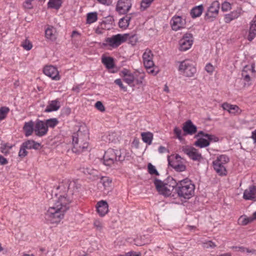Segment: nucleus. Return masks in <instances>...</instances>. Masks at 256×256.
Returning <instances> with one entry per match:
<instances>
[{"label":"nucleus","instance_id":"f257e3e1","mask_svg":"<svg viewBox=\"0 0 256 256\" xmlns=\"http://www.w3.org/2000/svg\"><path fill=\"white\" fill-rule=\"evenodd\" d=\"M59 188L60 186L52 191V200L54 203L46 214V219L52 224L58 223L64 218L72 200V193L70 191L60 192L58 195L57 191Z\"/></svg>","mask_w":256,"mask_h":256},{"label":"nucleus","instance_id":"f03ea898","mask_svg":"<svg viewBox=\"0 0 256 256\" xmlns=\"http://www.w3.org/2000/svg\"><path fill=\"white\" fill-rule=\"evenodd\" d=\"M73 148L72 150L76 154H80L88 150V134L86 130L80 128L72 136Z\"/></svg>","mask_w":256,"mask_h":256},{"label":"nucleus","instance_id":"7ed1b4c3","mask_svg":"<svg viewBox=\"0 0 256 256\" xmlns=\"http://www.w3.org/2000/svg\"><path fill=\"white\" fill-rule=\"evenodd\" d=\"M128 38L132 42H133V40L134 43L137 41V36L135 34L130 35L129 34H117L106 38L102 45L104 46H110L111 48H116L122 43L125 42Z\"/></svg>","mask_w":256,"mask_h":256},{"label":"nucleus","instance_id":"20e7f679","mask_svg":"<svg viewBox=\"0 0 256 256\" xmlns=\"http://www.w3.org/2000/svg\"><path fill=\"white\" fill-rule=\"evenodd\" d=\"M195 186L190 180L186 178L179 181L178 187L176 188V192L180 198L189 199L194 194Z\"/></svg>","mask_w":256,"mask_h":256},{"label":"nucleus","instance_id":"39448f33","mask_svg":"<svg viewBox=\"0 0 256 256\" xmlns=\"http://www.w3.org/2000/svg\"><path fill=\"white\" fill-rule=\"evenodd\" d=\"M103 159L104 164L107 166H112L116 162H122L124 160L120 150L112 148H108L105 152Z\"/></svg>","mask_w":256,"mask_h":256},{"label":"nucleus","instance_id":"423d86ee","mask_svg":"<svg viewBox=\"0 0 256 256\" xmlns=\"http://www.w3.org/2000/svg\"><path fill=\"white\" fill-rule=\"evenodd\" d=\"M228 157L225 154L218 156L216 159L213 162L214 170L220 176H226V170L225 164L229 162Z\"/></svg>","mask_w":256,"mask_h":256},{"label":"nucleus","instance_id":"0eeeda50","mask_svg":"<svg viewBox=\"0 0 256 256\" xmlns=\"http://www.w3.org/2000/svg\"><path fill=\"white\" fill-rule=\"evenodd\" d=\"M178 70L187 77L193 76L196 72V68L188 60H184L180 62Z\"/></svg>","mask_w":256,"mask_h":256},{"label":"nucleus","instance_id":"6e6552de","mask_svg":"<svg viewBox=\"0 0 256 256\" xmlns=\"http://www.w3.org/2000/svg\"><path fill=\"white\" fill-rule=\"evenodd\" d=\"M220 5L219 2L217 0L212 3L205 14L204 18L206 20L212 21L217 16L219 12Z\"/></svg>","mask_w":256,"mask_h":256},{"label":"nucleus","instance_id":"1a4fd4ad","mask_svg":"<svg viewBox=\"0 0 256 256\" xmlns=\"http://www.w3.org/2000/svg\"><path fill=\"white\" fill-rule=\"evenodd\" d=\"M193 43V36L190 33L185 34L179 42L180 50L186 51L190 48Z\"/></svg>","mask_w":256,"mask_h":256},{"label":"nucleus","instance_id":"9d476101","mask_svg":"<svg viewBox=\"0 0 256 256\" xmlns=\"http://www.w3.org/2000/svg\"><path fill=\"white\" fill-rule=\"evenodd\" d=\"M154 184L158 192L165 196H170L174 190L160 180L155 179Z\"/></svg>","mask_w":256,"mask_h":256},{"label":"nucleus","instance_id":"9b49d317","mask_svg":"<svg viewBox=\"0 0 256 256\" xmlns=\"http://www.w3.org/2000/svg\"><path fill=\"white\" fill-rule=\"evenodd\" d=\"M132 6L130 0H118L116 6V10L120 14L127 13Z\"/></svg>","mask_w":256,"mask_h":256},{"label":"nucleus","instance_id":"f8f14e48","mask_svg":"<svg viewBox=\"0 0 256 256\" xmlns=\"http://www.w3.org/2000/svg\"><path fill=\"white\" fill-rule=\"evenodd\" d=\"M182 152L194 160L200 161L202 158L201 154L193 147H183Z\"/></svg>","mask_w":256,"mask_h":256},{"label":"nucleus","instance_id":"ddd939ff","mask_svg":"<svg viewBox=\"0 0 256 256\" xmlns=\"http://www.w3.org/2000/svg\"><path fill=\"white\" fill-rule=\"evenodd\" d=\"M48 131V128L44 121L38 120L34 125V133L38 136H42L46 135Z\"/></svg>","mask_w":256,"mask_h":256},{"label":"nucleus","instance_id":"4468645a","mask_svg":"<svg viewBox=\"0 0 256 256\" xmlns=\"http://www.w3.org/2000/svg\"><path fill=\"white\" fill-rule=\"evenodd\" d=\"M44 73L52 80H59L60 77L57 68L52 66H46L43 70Z\"/></svg>","mask_w":256,"mask_h":256},{"label":"nucleus","instance_id":"2eb2a0df","mask_svg":"<svg viewBox=\"0 0 256 256\" xmlns=\"http://www.w3.org/2000/svg\"><path fill=\"white\" fill-rule=\"evenodd\" d=\"M152 58L153 54L151 50H146L142 55L143 62L146 68H152L154 66Z\"/></svg>","mask_w":256,"mask_h":256},{"label":"nucleus","instance_id":"dca6fc26","mask_svg":"<svg viewBox=\"0 0 256 256\" xmlns=\"http://www.w3.org/2000/svg\"><path fill=\"white\" fill-rule=\"evenodd\" d=\"M170 24L172 30L177 31L178 30L184 28L185 24L184 20L182 19L180 16H174L171 21Z\"/></svg>","mask_w":256,"mask_h":256},{"label":"nucleus","instance_id":"f3484780","mask_svg":"<svg viewBox=\"0 0 256 256\" xmlns=\"http://www.w3.org/2000/svg\"><path fill=\"white\" fill-rule=\"evenodd\" d=\"M182 130L184 132V136L192 135L196 132L197 128L190 120H188L184 123Z\"/></svg>","mask_w":256,"mask_h":256},{"label":"nucleus","instance_id":"a211bd4d","mask_svg":"<svg viewBox=\"0 0 256 256\" xmlns=\"http://www.w3.org/2000/svg\"><path fill=\"white\" fill-rule=\"evenodd\" d=\"M108 204L106 201L101 200L98 202L96 210L100 216H104L108 211Z\"/></svg>","mask_w":256,"mask_h":256},{"label":"nucleus","instance_id":"6ab92c4d","mask_svg":"<svg viewBox=\"0 0 256 256\" xmlns=\"http://www.w3.org/2000/svg\"><path fill=\"white\" fill-rule=\"evenodd\" d=\"M256 194V186H250L248 189L246 190L244 192L243 198L245 200H252L255 198Z\"/></svg>","mask_w":256,"mask_h":256},{"label":"nucleus","instance_id":"aec40b11","mask_svg":"<svg viewBox=\"0 0 256 256\" xmlns=\"http://www.w3.org/2000/svg\"><path fill=\"white\" fill-rule=\"evenodd\" d=\"M23 130L24 132L25 136H28L32 134L33 132H34V125L32 120L25 122Z\"/></svg>","mask_w":256,"mask_h":256},{"label":"nucleus","instance_id":"412c9836","mask_svg":"<svg viewBox=\"0 0 256 256\" xmlns=\"http://www.w3.org/2000/svg\"><path fill=\"white\" fill-rule=\"evenodd\" d=\"M22 144L23 147L28 150L33 148L37 150H39L40 147V144L31 140H27L24 142Z\"/></svg>","mask_w":256,"mask_h":256},{"label":"nucleus","instance_id":"4be33fe9","mask_svg":"<svg viewBox=\"0 0 256 256\" xmlns=\"http://www.w3.org/2000/svg\"><path fill=\"white\" fill-rule=\"evenodd\" d=\"M60 108V102L58 100H56L49 102V104L44 111L46 112L56 111L58 110Z\"/></svg>","mask_w":256,"mask_h":256},{"label":"nucleus","instance_id":"5701e85b","mask_svg":"<svg viewBox=\"0 0 256 256\" xmlns=\"http://www.w3.org/2000/svg\"><path fill=\"white\" fill-rule=\"evenodd\" d=\"M256 36V16L252 20L250 28L249 34L248 36V40L252 41Z\"/></svg>","mask_w":256,"mask_h":256},{"label":"nucleus","instance_id":"b1692460","mask_svg":"<svg viewBox=\"0 0 256 256\" xmlns=\"http://www.w3.org/2000/svg\"><path fill=\"white\" fill-rule=\"evenodd\" d=\"M242 9L238 8L236 10H234L226 16L225 20L226 22H229L232 20L238 18L242 14Z\"/></svg>","mask_w":256,"mask_h":256},{"label":"nucleus","instance_id":"393cba45","mask_svg":"<svg viewBox=\"0 0 256 256\" xmlns=\"http://www.w3.org/2000/svg\"><path fill=\"white\" fill-rule=\"evenodd\" d=\"M168 165L178 172H183L186 170V166L184 165L178 164L176 160H172L170 156H168Z\"/></svg>","mask_w":256,"mask_h":256},{"label":"nucleus","instance_id":"a878e982","mask_svg":"<svg viewBox=\"0 0 256 256\" xmlns=\"http://www.w3.org/2000/svg\"><path fill=\"white\" fill-rule=\"evenodd\" d=\"M56 29L52 26H48L45 30V36L47 39L54 40L56 39Z\"/></svg>","mask_w":256,"mask_h":256},{"label":"nucleus","instance_id":"bb28decb","mask_svg":"<svg viewBox=\"0 0 256 256\" xmlns=\"http://www.w3.org/2000/svg\"><path fill=\"white\" fill-rule=\"evenodd\" d=\"M131 18V14H127L124 18H120L118 22L119 26L120 28L126 29L128 27Z\"/></svg>","mask_w":256,"mask_h":256},{"label":"nucleus","instance_id":"cd10ccee","mask_svg":"<svg viewBox=\"0 0 256 256\" xmlns=\"http://www.w3.org/2000/svg\"><path fill=\"white\" fill-rule=\"evenodd\" d=\"M204 10L202 5H200L193 8L190 11V15L192 18L199 17Z\"/></svg>","mask_w":256,"mask_h":256},{"label":"nucleus","instance_id":"c85d7f7f","mask_svg":"<svg viewBox=\"0 0 256 256\" xmlns=\"http://www.w3.org/2000/svg\"><path fill=\"white\" fill-rule=\"evenodd\" d=\"M142 140L146 144L150 145L153 140V134L150 132H144L141 134Z\"/></svg>","mask_w":256,"mask_h":256},{"label":"nucleus","instance_id":"c756f323","mask_svg":"<svg viewBox=\"0 0 256 256\" xmlns=\"http://www.w3.org/2000/svg\"><path fill=\"white\" fill-rule=\"evenodd\" d=\"M62 0H49L48 4V8L58 10L62 6Z\"/></svg>","mask_w":256,"mask_h":256},{"label":"nucleus","instance_id":"7c9ffc66","mask_svg":"<svg viewBox=\"0 0 256 256\" xmlns=\"http://www.w3.org/2000/svg\"><path fill=\"white\" fill-rule=\"evenodd\" d=\"M102 62L108 69L114 68V58L112 57H105L102 58Z\"/></svg>","mask_w":256,"mask_h":256},{"label":"nucleus","instance_id":"2f4dec72","mask_svg":"<svg viewBox=\"0 0 256 256\" xmlns=\"http://www.w3.org/2000/svg\"><path fill=\"white\" fill-rule=\"evenodd\" d=\"M194 145L200 148H206L210 145V142L205 138H200L194 142Z\"/></svg>","mask_w":256,"mask_h":256},{"label":"nucleus","instance_id":"473e14b6","mask_svg":"<svg viewBox=\"0 0 256 256\" xmlns=\"http://www.w3.org/2000/svg\"><path fill=\"white\" fill-rule=\"evenodd\" d=\"M168 186L172 190L176 189V187H178V182H176V181L172 177L168 176L166 180V182L164 183Z\"/></svg>","mask_w":256,"mask_h":256},{"label":"nucleus","instance_id":"72a5a7b5","mask_svg":"<svg viewBox=\"0 0 256 256\" xmlns=\"http://www.w3.org/2000/svg\"><path fill=\"white\" fill-rule=\"evenodd\" d=\"M250 68L248 66H246L244 68V69L242 72V76L244 78V80L248 82H249L252 78V76L250 77V72H248V69Z\"/></svg>","mask_w":256,"mask_h":256},{"label":"nucleus","instance_id":"f704fd0d","mask_svg":"<svg viewBox=\"0 0 256 256\" xmlns=\"http://www.w3.org/2000/svg\"><path fill=\"white\" fill-rule=\"evenodd\" d=\"M98 14L96 12H90L87 14L86 22L90 24L97 20Z\"/></svg>","mask_w":256,"mask_h":256},{"label":"nucleus","instance_id":"c9c22d12","mask_svg":"<svg viewBox=\"0 0 256 256\" xmlns=\"http://www.w3.org/2000/svg\"><path fill=\"white\" fill-rule=\"evenodd\" d=\"M254 218H247L246 216H241L238 220V223L240 225L246 226L253 221Z\"/></svg>","mask_w":256,"mask_h":256},{"label":"nucleus","instance_id":"e433bc0d","mask_svg":"<svg viewBox=\"0 0 256 256\" xmlns=\"http://www.w3.org/2000/svg\"><path fill=\"white\" fill-rule=\"evenodd\" d=\"M112 180L108 177H102L101 179L100 182L102 184L105 189L109 190L111 187Z\"/></svg>","mask_w":256,"mask_h":256},{"label":"nucleus","instance_id":"4c0bfd02","mask_svg":"<svg viewBox=\"0 0 256 256\" xmlns=\"http://www.w3.org/2000/svg\"><path fill=\"white\" fill-rule=\"evenodd\" d=\"M58 123V121L56 118H50L46 120L45 124L48 128V127L54 128Z\"/></svg>","mask_w":256,"mask_h":256},{"label":"nucleus","instance_id":"58836bf2","mask_svg":"<svg viewBox=\"0 0 256 256\" xmlns=\"http://www.w3.org/2000/svg\"><path fill=\"white\" fill-rule=\"evenodd\" d=\"M10 111L8 108L2 106L0 108V121L4 119Z\"/></svg>","mask_w":256,"mask_h":256},{"label":"nucleus","instance_id":"ea45409f","mask_svg":"<svg viewBox=\"0 0 256 256\" xmlns=\"http://www.w3.org/2000/svg\"><path fill=\"white\" fill-rule=\"evenodd\" d=\"M135 80V78L132 74H129L126 77L124 78V80L130 86H133L132 84Z\"/></svg>","mask_w":256,"mask_h":256},{"label":"nucleus","instance_id":"a19ab883","mask_svg":"<svg viewBox=\"0 0 256 256\" xmlns=\"http://www.w3.org/2000/svg\"><path fill=\"white\" fill-rule=\"evenodd\" d=\"M154 0H142L140 4V8L144 10L148 8Z\"/></svg>","mask_w":256,"mask_h":256},{"label":"nucleus","instance_id":"79ce46f5","mask_svg":"<svg viewBox=\"0 0 256 256\" xmlns=\"http://www.w3.org/2000/svg\"><path fill=\"white\" fill-rule=\"evenodd\" d=\"M21 46L23 47V48L26 50H30L32 49V42L28 40V39H26L22 44Z\"/></svg>","mask_w":256,"mask_h":256},{"label":"nucleus","instance_id":"37998d69","mask_svg":"<svg viewBox=\"0 0 256 256\" xmlns=\"http://www.w3.org/2000/svg\"><path fill=\"white\" fill-rule=\"evenodd\" d=\"M148 172L151 174H156V176L159 175V173L156 170L155 166L152 164L149 163L148 166Z\"/></svg>","mask_w":256,"mask_h":256},{"label":"nucleus","instance_id":"c03bdc74","mask_svg":"<svg viewBox=\"0 0 256 256\" xmlns=\"http://www.w3.org/2000/svg\"><path fill=\"white\" fill-rule=\"evenodd\" d=\"M204 137L207 138V140L210 142H217L218 141L219 138L218 137L214 135L206 134L204 135Z\"/></svg>","mask_w":256,"mask_h":256},{"label":"nucleus","instance_id":"a18cd8bd","mask_svg":"<svg viewBox=\"0 0 256 256\" xmlns=\"http://www.w3.org/2000/svg\"><path fill=\"white\" fill-rule=\"evenodd\" d=\"M28 154V152L26 151V148L24 147H23V145L22 144L18 152V156L22 158H23L26 156Z\"/></svg>","mask_w":256,"mask_h":256},{"label":"nucleus","instance_id":"49530a36","mask_svg":"<svg viewBox=\"0 0 256 256\" xmlns=\"http://www.w3.org/2000/svg\"><path fill=\"white\" fill-rule=\"evenodd\" d=\"M174 132L176 134V138L181 140H182V130L178 127L176 126L174 130Z\"/></svg>","mask_w":256,"mask_h":256},{"label":"nucleus","instance_id":"de8ad7c7","mask_svg":"<svg viewBox=\"0 0 256 256\" xmlns=\"http://www.w3.org/2000/svg\"><path fill=\"white\" fill-rule=\"evenodd\" d=\"M232 249L238 252H244L246 251L247 252H251L252 250H248V248H245L243 246H232L231 247Z\"/></svg>","mask_w":256,"mask_h":256},{"label":"nucleus","instance_id":"09e8293b","mask_svg":"<svg viewBox=\"0 0 256 256\" xmlns=\"http://www.w3.org/2000/svg\"><path fill=\"white\" fill-rule=\"evenodd\" d=\"M32 2H33L32 0H26V1L23 3L24 8L26 9H32L33 8V6L32 4Z\"/></svg>","mask_w":256,"mask_h":256},{"label":"nucleus","instance_id":"8fccbe9b","mask_svg":"<svg viewBox=\"0 0 256 256\" xmlns=\"http://www.w3.org/2000/svg\"><path fill=\"white\" fill-rule=\"evenodd\" d=\"M231 8L230 4L226 2H224L222 4V10L224 12H226Z\"/></svg>","mask_w":256,"mask_h":256},{"label":"nucleus","instance_id":"3c124183","mask_svg":"<svg viewBox=\"0 0 256 256\" xmlns=\"http://www.w3.org/2000/svg\"><path fill=\"white\" fill-rule=\"evenodd\" d=\"M96 108L100 111L103 112L105 110V108L102 103L100 101H98L95 104Z\"/></svg>","mask_w":256,"mask_h":256},{"label":"nucleus","instance_id":"603ef678","mask_svg":"<svg viewBox=\"0 0 256 256\" xmlns=\"http://www.w3.org/2000/svg\"><path fill=\"white\" fill-rule=\"evenodd\" d=\"M114 83L118 85L124 92H126L127 90L126 88L124 86L120 79L118 78V79L116 80H114Z\"/></svg>","mask_w":256,"mask_h":256},{"label":"nucleus","instance_id":"864d4df0","mask_svg":"<svg viewBox=\"0 0 256 256\" xmlns=\"http://www.w3.org/2000/svg\"><path fill=\"white\" fill-rule=\"evenodd\" d=\"M230 109L229 110V112L232 114H236L238 112V110H239V108L236 105H232L231 104V106H230Z\"/></svg>","mask_w":256,"mask_h":256},{"label":"nucleus","instance_id":"5fc2aeb1","mask_svg":"<svg viewBox=\"0 0 256 256\" xmlns=\"http://www.w3.org/2000/svg\"><path fill=\"white\" fill-rule=\"evenodd\" d=\"M148 72L150 74H151L153 75H156L158 73V70L156 68H154V66L152 67V68H146Z\"/></svg>","mask_w":256,"mask_h":256},{"label":"nucleus","instance_id":"6e6d98bb","mask_svg":"<svg viewBox=\"0 0 256 256\" xmlns=\"http://www.w3.org/2000/svg\"><path fill=\"white\" fill-rule=\"evenodd\" d=\"M205 70L207 72L212 73L214 71V68L210 64H208L206 65Z\"/></svg>","mask_w":256,"mask_h":256},{"label":"nucleus","instance_id":"4d7b16f0","mask_svg":"<svg viewBox=\"0 0 256 256\" xmlns=\"http://www.w3.org/2000/svg\"><path fill=\"white\" fill-rule=\"evenodd\" d=\"M128 256H141L140 252H136L134 251H130L128 252Z\"/></svg>","mask_w":256,"mask_h":256},{"label":"nucleus","instance_id":"13d9d810","mask_svg":"<svg viewBox=\"0 0 256 256\" xmlns=\"http://www.w3.org/2000/svg\"><path fill=\"white\" fill-rule=\"evenodd\" d=\"M144 78V74H141L139 78H137V79H136L135 78V81L136 82V84H140L142 83V80Z\"/></svg>","mask_w":256,"mask_h":256},{"label":"nucleus","instance_id":"bf43d9fd","mask_svg":"<svg viewBox=\"0 0 256 256\" xmlns=\"http://www.w3.org/2000/svg\"><path fill=\"white\" fill-rule=\"evenodd\" d=\"M94 226L97 228V229L100 230L102 228V223L98 220H96L94 222Z\"/></svg>","mask_w":256,"mask_h":256},{"label":"nucleus","instance_id":"052dcab7","mask_svg":"<svg viewBox=\"0 0 256 256\" xmlns=\"http://www.w3.org/2000/svg\"><path fill=\"white\" fill-rule=\"evenodd\" d=\"M158 152L160 154L164 153L166 152H169L168 150L163 146H160L158 148Z\"/></svg>","mask_w":256,"mask_h":256},{"label":"nucleus","instance_id":"680f3d73","mask_svg":"<svg viewBox=\"0 0 256 256\" xmlns=\"http://www.w3.org/2000/svg\"><path fill=\"white\" fill-rule=\"evenodd\" d=\"M8 162V160L3 156L0 155V164L4 165L7 164Z\"/></svg>","mask_w":256,"mask_h":256},{"label":"nucleus","instance_id":"e2e57ef3","mask_svg":"<svg viewBox=\"0 0 256 256\" xmlns=\"http://www.w3.org/2000/svg\"><path fill=\"white\" fill-rule=\"evenodd\" d=\"M132 73L128 70L124 69L122 71V76L123 78L128 76L129 74H131Z\"/></svg>","mask_w":256,"mask_h":256},{"label":"nucleus","instance_id":"0e129e2a","mask_svg":"<svg viewBox=\"0 0 256 256\" xmlns=\"http://www.w3.org/2000/svg\"><path fill=\"white\" fill-rule=\"evenodd\" d=\"M230 106H231V104H228V103H224L222 105L223 109L228 110V112L230 109Z\"/></svg>","mask_w":256,"mask_h":256},{"label":"nucleus","instance_id":"69168bd1","mask_svg":"<svg viewBox=\"0 0 256 256\" xmlns=\"http://www.w3.org/2000/svg\"><path fill=\"white\" fill-rule=\"evenodd\" d=\"M248 66L250 68L248 69V72L250 73H251L252 74H254L256 72V70H254V65L251 66Z\"/></svg>","mask_w":256,"mask_h":256},{"label":"nucleus","instance_id":"338daca9","mask_svg":"<svg viewBox=\"0 0 256 256\" xmlns=\"http://www.w3.org/2000/svg\"><path fill=\"white\" fill-rule=\"evenodd\" d=\"M206 134H207L204 133L203 131H200L199 132H198V133L196 134L195 135L194 138H200V136L204 137V135Z\"/></svg>","mask_w":256,"mask_h":256},{"label":"nucleus","instance_id":"774afa93","mask_svg":"<svg viewBox=\"0 0 256 256\" xmlns=\"http://www.w3.org/2000/svg\"><path fill=\"white\" fill-rule=\"evenodd\" d=\"M99 2L104 4L109 5L110 4V0H97Z\"/></svg>","mask_w":256,"mask_h":256}]
</instances>
